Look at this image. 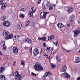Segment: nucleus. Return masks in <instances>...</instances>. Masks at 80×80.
I'll list each match as a JSON object with an SVG mask.
<instances>
[{
    "instance_id": "obj_1",
    "label": "nucleus",
    "mask_w": 80,
    "mask_h": 80,
    "mask_svg": "<svg viewBox=\"0 0 80 80\" xmlns=\"http://www.w3.org/2000/svg\"><path fill=\"white\" fill-rule=\"evenodd\" d=\"M34 67L35 69L36 70H37V71L43 70V67H42L40 65L37 63H36Z\"/></svg>"
},
{
    "instance_id": "obj_2",
    "label": "nucleus",
    "mask_w": 80,
    "mask_h": 80,
    "mask_svg": "<svg viewBox=\"0 0 80 80\" xmlns=\"http://www.w3.org/2000/svg\"><path fill=\"white\" fill-rule=\"evenodd\" d=\"M32 11H30L29 12V16L31 18H33V13H35L36 12V9L34 8H31Z\"/></svg>"
},
{
    "instance_id": "obj_3",
    "label": "nucleus",
    "mask_w": 80,
    "mask_h": 80,
    "mask_svg": "<svg viewBox=\"0 0 80 80\" xmlns=\"http://www.w3.org/2000/svg\"><path fill=\"white\" fill-rule=\"evenodd\" d=\"M13 75L14 77H16L17 79L19 80H20L22 79V76L19 74L18 72V71L14 72Z\"/></svg>"
},
{
    "instance_id": "obj_4",
    "label": "nucleus",
    "mask_w": 80,
    "mask_h": 80,
    "mask_svg": "<svg viewBox=\"0 0 80 80\" xmlns=\"http://www.w3.org/2000/svg\"><path fill=\"white\" fill-rule=\"evenodd\" d=\"M48 13L47 12H42L40 14V17L42 19H45L46 18V15Z\"/></svg>"
},
{
    "instance_id": "obj_5",
    "label": "nucleus",
    "mask_w": 80,
    "mask_h": 80,
    "mask_svg": "<svg viewBox=\"0 0 80 80\" xmlns=\"http://www.w3.org/2000/svg\"><path fill=\"white\" fill-rule=\"evenodd\" d=\"M3 26H5V27H9V26H10V23L8 22L5 21L3 22Z\"/></svg>"
},
{
    "instance_id": "obj_6",
    "label": "nucleus",
    "mask_w": 80,
    "mask_h": 80,
    "mask_svg": "<svg viewBox=\"0 0 80 80\" xmlns=\"http://www.w3.org/2000/svg\"><path fill=\"white\" fill-rule=\"evenodd\" d=\"M50 48H51L50 47L48 48V47H47L46 48H44L43 50L45 52H47V53H49L50 52V51H49V50H50Z\"/></svg>"
},
{
    "instance_id": "obj_7",
    "label": "nucleus",
    "mask_w": 80,
    "mask_h": 80,
    "mask_svg": "<svg viewBox=\"0 0 80 80\" xmlns=\"http://www.w3.org/2000/svg\"><path fill=\"white\" fill-rule=\"evenodd\" d=\"M38 50L37 48H36L33 51V53L35 56L37 55L38 54Z\"/></svg>"
},
{
    "instance_id": "obj_8",
    "label": "nucleus",
    "mask_w": 80,
    "mask_h": 80,
    "mask_svg": "<svg viewBox=\"0 0 80 80\" xmlns=\"http://www.w3.org/2000/svg\"><path fill=\"white\" fill-rule=\"evenodd\" d=\"M74 37H76L79 33H80V31L79 30H76L74 31Z\"/></svg>"
},
{
    "instance_id": "obj_9",
    "label": "nucleus",
    "mask_w": 80,
    "mask_h": 80,
    "mask_svg": "<svg viewBox=\"0 0 80 80\" xmlns=\"http://www.w3.org/2000/svg\"><path fill=\"white\" fill-rule=\"evenodd\" d=\"M13 51L14 53H18V49L16 47H14L12 48Z\"/></svg>"
},
{
    "instance_id": "obj_10",
    "label": "nucleus",
    "mask_w": 80,
    "mask_h": 80,
    "mask_svg": "<svg viewBox=\"0 0 80 80\" xmlns=\"http://www.w3.org/2000/svg\"><path fill=\"white\" fill-rule=\"evenodd\" d=\"M13 37V34L11 33L9 35H8L7 37H6V39L8 40V39H10L12 38Z\"/></svg>"
},
{
    "instance_id": "obj_11",
    "label": "nucleus",
    "mask_w": 80,
    "mask_h": 80,
    "mask_svg": "<svg viewBox=\"0 0 80 80\" xmlns=\"http://www.w3.org/2000/svg\"><path fill=\"white\" fill-rule=\"evenodd\" d=\"M68 13H72V12L73 11V9L72 7H69L68 8Z\"/></svg>"
},
{
    "instance_id": "obj_12",
    "label": "nucleus",
    "mask_w": 80,
    "mask_h": 80,
    "mask_svg": "<svg viewBox=\"0 0 80 80\" xmlns=\"http://www.w3.org/2000/svg\"><path fill=\"white\" fill-rule=\"evenodd\" d=\"M25 42L28 43H32V40L29 38L26 39Z\"/></svg>"
},
{
    "instance_id": "obj_13",
    "label": "nucleus",
    "mask_w": 80,
    "mask_h": 80,
    "mask_svg": "<svg viewBox=\"0 0 80 80\" xmlns=\"http://www.w3.org/2000/svg\"><path fill=\"white\" fill-rule=\"evenodd\" d=\"M57 26L59 28H61L63 27L64 25L62 23H59L58 24Z\"/></svg>"
},
{
    "instance_id": "obj_14",
    "label": "nucleus",
    "mask_w": 80,
    "mask_h": 80,
    "mask_svg": "<svg viewBox=\"0 0 80 80\" xmlns=\"http://www.w3.org/2000/svg\"><path fill=\"white\" fill-rule=\"evenodd\" d=\"M7 31H4L3 33V35L5 37L8 35L9 33Z\"/></svg>"
},
{
    "instance_id": "obj_15",
    "label": "nucleus",
    "mask_w": 80,
    "mask_h": 80,
    "mask_svg": "<svg viewBox=\"0 0 80 80\" xmlns=\"http://www.w3.org/2000/svg\"><path fill=\"white\" fill-rule=\"evenodd\" d=\"M63 74H64V76H65L67 78H70V75L68 74V73H67V72H64V73Z\"/></svg>"
},
{
    "instance_id": "obj_16",
    "label": "nucleus",
    "mask_w": 80,
    "mask_h": 80,
    "mask_svg": "<svg viewBox=\"0 0 80 80\" xmlns=\"http://www.w3.org/2000/svg\"><path fill=\"white\" fill-rule=\"evenodd\" d=\"M6 6H7V4L5 3H3L1 7V9L2 10H3V9H4V8L5 7H6Z\"/></svg>"
},
{
    "instance_id": "obj_17",
    "label": "nucleus",
    "mask_w": 80,
    "mask_h": 80,
    "mask_svg": "<svg viewBox=\"0 0 80 80\" xmlns=\"http://www.w3.org/2000/svg\"><path fill=\"white\" fill-rule=\"evenodd\" d=\"M66 70H67V66L65 65H63L62 66V72H65Z\"/></svg>"
},
{
    "instance_id": "obj_18",
    "label": "nucleus",
    "mask_w": 80,
    "mask_h": 80,
    "mask_svg": "<svg viewBox=\"0 0 80 80\" xmlns=\"http://www.w3.org/2000/svg\"><path fill=\"white\" fill-rule=\"evenodd\" d=\"M75 63H78L80 62V58H77V59L74 61Z\"/></svg>"
},
{
    "instance_id": "obj_19",
    "label": "nucleus",
    "mask_w": 80,
    "mask_h": 80,
    "mask_svg": "<svg viewBox=\"0 0 80 80\" xmlns=\"http://www.w3.org/2000/svg\"><path fill=\"white\" fill-rule=\"evenodd\" d=\"M21 27H22V24H19L18 25V30H20L21 29Z\"/></svg>"
},
{
    "instance_id": "obj_20",
    "label": "nucleus",
    "mask_w": 80,
    "mask_h": 80,
    "mask_svg": "<svg viewBox=\"0 0 80 80\" xmlns=\"http://www.w3.org/2000/svg\"><path fill=\"white\" fill-rule=\"evenodd\" d=\"M54 38V36L53 35L51 36V37H48V39L49 40H52Z\"/></svg>"
},
{
    "instance_id": "obj_21",
    "label": "nucleus",
    "mask_w": 80,
    "mask_h": 80,
    "mask_svg": "<svg viewBox=\"0 0 80 80\" xmlns=\"http://www.w3.org/2000/svg\"><path fill=\"white\" fill-rule=\"evenodd\" d=\"M51 66L52 68H54L56 67L55 64L52 63L51 64Z\"/></svg>"
},
{
    "instance_id": "obj_22",
    "label": "nucleus",
    "mask_w": 80,
    "mask_h": 80,
    "mask_svg": "<svg viewBox=\"0 0 80 80\" xmlns=\"http://www.w3.org/2000/svg\"><path fill=\"white\" fill-rule=\"evenodd\" d=\"M5 41H2L1 43V47H4V46H5Z\"/></svg>"
},
{
    "instance_id": "obj_23",
    "label": "nucleus",
    "mask_w": 80,
    "mask_h": 80,
    "mask_svg": "<svg viewBox=\"0 0 80 80\" xmlns=\"http://www.w3.org/2000/svg\"><path fill=\"white\" fill-rule=\"evenodd\" d=\"M4 69L5 68L3 67H2L0 68V73H2L4 71Z\"/></svg>"
},
{
    "instance_id": "obj_24",
    "label": "nucleus",
    "mask_w": 80,
    "mask_h": 80,
    "mask_svg": "<svg viewBox=\"0 0 80 80\" xmlns=\"http://www.w3.org/2000/svg\"><path fill=\"white\" fill-rule=\"evenodd\" d=\"M69 19L70 22H73V21H74V19H75L74 18V17H70L69 18Z\"/></svg>"
},
{
    "instance_id": "obj_25",
    "label": "nucleus",
    "mask_w": 80,
    "mask_h": 80,
    "mask_svg": "<svg viewBox=\"0 0 80 80\" xmlns=\"http://www.w3.org/2000/svg\"><path fill=\"white\" fill-rule=\"evenodd\" d=\"M56 58L57 60V61L58 62H60V61L61 60L60 59V58H59V56H57L56 57Z\"/></svg>"
},
{
    "instance_id": "obj_26",
    "label": "nucleus",
    "mask_w": 80,
    "mask_h": 80,
    "mask_svg": "<svg viewBox=\"0 0 80 80\" xmlns=\"http://www.w3.org/2000/svg\"><path fill=\"white\" fill-rule=\"evenodd\" d=\"M6 19V17L5 16H2V19L3 21H5Z\"/></svg>"
},
{
    "instance_id": "obj_27",
    "label": "nucleus",
    "mask_w": 80,
    "mask_h": 80,
    "mask_svg": "<svg viewBox=\"0 0 80 80\" xmlns=\"http://www.w3.org/2000/svg\"><path fill=\"white\" fill-rule=\"evenodd\" d=\"M53 7H52V6H49V10H53Z\"/></svg>"
},
{
    "instance_id": "obj_28",
    "label": "nucleus",
    "mask_w": 80,
    "mask_h": 80,
    "mask_svg": "<svg viewBox=\"0 0 80 80\" xmlns=\"http://www.w3.org/2000/svg\"><path fill=\"white\" fill-rule=\"evenodd\" d=\"M46 5L48 7L50 6V3H49V2H48L46 3Z\"/></svg>"
},
{
    "instance_id": "obj_29",
    "label": "nucleus",
    "mask_w": 80,
    "mask_h": 80,
    "mask_svg": "<svg viewBox=\"0 0 80 80\" xmlns=\"http://www.w3.org/2000/svg\"><path fill=\"white\" fill-rule=\"evenodd\" d=\"M30 21H28V22H27V24L26 25V27H27L28 25L30 24Z\"/></svg>"
},
{
    "instance_id": "obj_30",
    "label": "nucleus",
    "mask_w": 80,
    "mask_h": 80,
    "mask_svg": "<svg viewBox=\"0 0 80 80\" xmlns=\"http://www.w3.org/2000/svg\"><path fill=\"white\" fill-rule=\"evenodd\" d=\"M53 43L55 45H56L55 46L57 47V45H58V42L56 41L55 42H53Z\"/></svg>"
},
{
    "instance_id": "obj_31",
    "label": "nucleus",
    "mask_w": 80,
    "mask_h": 80,
    "mask_svg": "<svg viewBox=\"0 0 80 80\" xmlns=\"http://www.w3.org/2000/svg\"><path fill=\"white\" fill-rule=\"evenodd\" d=\"M42 8L43 10H46V9H47L46 8H45V6L44 5H42Z\"/></svg>"
},
{
    "instance_id": "obj_32",
    "label": "nucleus",
    "mask_w": 80,
    "mask_h": 80,
    "mask_svg": "<svg viewBox=\"0 0 80 80\" xmlns=\"http://www.w3.org/2000/svg\"><path fill=\"white\" fill-rule=\"evenodd\" d=\"M48 73H49V72H47L46 73H45V75H46V77H48V76H49Z\"/></svg>"
},
{
    "instance_id": "obj_33",
    "label": "nucleus",
    "mask_w": 80,
    "mask_h": 80,
    "mask_svg": "<svg viewBox=\"0 0 80 80\" xmlns=\"http://www.w3.org/2000/svg\"><path fill=\"white\" fill-rule=\"evenodd\" d=\"M5 78H6L5 77V76H3V77L1 78V80H5Z\"/></svg>"
},
{
    "instance_id": "obj_34",
    "label": "nucleus",
    "mask_w": 80,
    "mask_h": 80,
    "mask_svg": "<svg viewBox=\"0 0 80 80\" xmlns=\"http://www.w3.org/2000/svg\"><path fill=\"white\" fill-rule=\"evenodd\" d=\"M21 63L22 65L23 66H25V64L24 62L23 61H22L21 62Z\"/></svg>"
},
{
    "instance_id": "obj_35",
    "label": "nucleus",
    "mask_w": 80,
    "mask_h": 80,
    "mask_svg": "<svg viewBox=\"0 0 80 80\" xmlns=\"http://www.w3.org/2000/svg\"><path fill=\"white\" fill-rule=\"evenodd\" d=\"M43 47H44V48H45L47 47V44H46V43L44 42L43 43Z\"/></svg>"
},
{
    "instance_id": "obj_36",
    "label": "nucleus",
    "mask_w": 80,
    "mask_h": 80,
    "mask_svg": "<svg viewBox=\"0 0 80 80\" xmlns=\"http://www.w3.org/2000/svg\"><path fill=\"white\" fill-rule=\"evenodd\" d=\"M46 39V37L42 38V40H43V41H45Z\"/></svg>"
},
{
    "instance_id": "obj_37",
    "label": "nucleus",
    "mask_w": 80,
    "mask_h": 80,
    "mask_svg": "<svg viewBox=\"0 0 80 80\" xmlns=\"http://www.w3.org/2000/svg\"><path fill=\"white\" fill-rule=\"evenodd\" d=\"M20 17H22V18H24V17H25V16H24V15L23 14H22L20 15Z\"/></svg>"
},
{
    "instance_id": "obj_38",
    "label": "nucleus",
    "mask_w": 80,
    "mask_h": 80,
    "mask_svg": "<svg viewBox=\"0 0 80 80\" xmlns=\"http://www.w3.org/2000/svg\"><path fill=\"white\" fill-rule=\"evenodd\" d=\"M32 75L33 76H37V74H36L34 73L33 72H32L31 73Z\"/></svg>"
},
{
    "instance_id": "obj_39",
    "label": "nucleus",
    "mask_w": 80,
    "mask_h": 80,
    "mask_svg": "<svg viewBox=\"0 0 80 80\" xmlns=\"http://www.w3.org/2000/svg\"><path fill=\"white\" fill-rule=\"evenodd\" d=\"M6 48H7V47L5 46H4L2 48V50H6Z\"/></svg>"
},
{
    "instance_id": "obj_40",
    "label": "nucleus",
    "mask_w": 80,
    "mask_h": 80,
    "mask_svg": "<svg viewBox=\"0 0 80 80\" xmlns=\"http://www.w3.org/2000/svg\"><path fill=\"white\" fill-rule=\"evenodd\" d=\"M3 3V1L0 0V5H2Z\"/></svg>"
},
{
    "instance_id": "obj_41",
    "label": "nucleus",
    "mask_w": 80,
    "mask_h": 80,
    "mask_svg": "<svg viewBox=\"0 0 80 80\" xmlns=\"http://www.w3.org/2000/svg\"><path fill=\"white\" fill-rule=\"evenodd\" d=\"M64 49V50H65V51H66V52H68V53H69V52H70V51H68V50H66L65 49Z\"/></svg>"
},
{
    "instance_id": "obj_42",
    "label": "nucleus",
    "mask_w": 80,
    "mask_h": 80,
    "mask_svg": "<svg viewBox=\"0 0 80 80\" xmlns=\"http://www.w3.org/2000/svg\"><path fill=\"white\" fill-rule=\"evenodd\" d=\"M38 40H42V38H38Z\"/></svg>"
},
{
    "instance_id": "obj_43",
    "label": "nucleus",
    "mask_w": 80,
    "mask_h": 80,
    "mask_svg": "<svg viewBox=\"0 0 80 80\" xmlns=\"http://www.w3.org/2000/svg\"><path fill=\"white\" fill-rule=\"evenodd\" d=\"M30 51L31 53H32V47L30 49Z\"/></svg>"
},
{
    "instance_id": "obj_44",
    "label": "nucleus",
    "mask_w": 80,
    "mask_h": 80,
    "mask_svg": "<svg viewBox=\"0 0 80 80\" xmlns=\"http://www.w3.org/2000/svg\"><path fill=\"white\" fill-rule=\"evenodd\" d=\"M24 10H25V9H24V8L21 9V11H22L23 12H24Z\"/></svg>"
},
{
    "instance_id": "obj_45",
    "label": "nucleus",
    "mask_w": 80,
    "mask_h": 80,
    "mask_svg": "<svg viewBox=\"0 0 80 80\" xmlns=\"http://www.w3.org/2000/svg\"><path fill=\"white\" fill-rule=\"evenodd\" d=\"M41 1H42V0H39V1L38 2V4H40V2H41Z\"/></svg>"
},
{
    "instance_id": "obj_46",
    "label": "nucleus",
    "mask_w": 80,
    "mask_h": 80,
    "mask_svg": "<svg viewBox=\"0 0 80 80\" xmlns=\"http://www.w3.org/2000/svg\"><path fill=\"white\" fill-rule=\"evenodd\" d=\"M4 76L2 75H0V78H2Z\"/></svg>"
},
{
    "instance_id": "obj_47",
    "label": "nucleus",
    "mask_w": 80,
    "mask_h": 80,
    "mask_svg": "<svg viewBox=\"0 0 80 80\" xmlns=\"http://www.w3.org/2000/svg\"><path fill=\"white\" fill-rule=\"evenodd\" d=\"M15 63H16V62L14 61V63H13V65H14V66H15Z\"/></svg>"
},
{
    "instance_id": "obj_48",
    "label": "nucleus",
    "mask_w": 80,
    "mask_h": 80,
    "mask_svg": "<svg viewBox=\"0 0 80 80\" xmlns=\"http://www.w3.org/2000/svg\"><path fill=\"white\" fill-rule=\"evenodd\" d=\"M80 80V77H79L77 78V80Z\"/></svg>"
},
{
    "instance_id": "obj_49",
    "label": "nucleus",
    "mask_w": 80,
    "mask_h": 80,
    "mask_svg": "<svg viewBox=\"0 0 80 80\" xmlns=\"http://www.w3.org/2000/svg\"><path fill=\"white\" fill-rule=\"evenodd\" d=\"M48 75H52V73H51V72H49V73H48Z\"/></svg>"
},
{
    "instance_id": "obj_50",
    "label": "nucleus",
    "mask_w": 80,
    "mask_h": 80,
    "mask_svg": "<svg viewBox=\"0 0 80 80\" xmlns=\"http://www.w3.org/2000/svg\"><path fill=\"white\" fill-rule=\"evenodd\" d=\"M2 55V52L0 51V55Z\"/></svg>"
},
{
    "instance_id": "obj_51",
    "label": "nucleus",
    "mask_w": 80,
    "mask_h": 80,
    "mask_svg": "<svg viewBox=\"0 0 80 80\" xmlns=\"http://www.w3.org/2000/svg\"><path fill=\"white\" fill-rule=\"evenodd\" d=\"M6 60L7 61H8V58H6Z\"/></svg>"
},
{
    "instance_id": "obj_52",
    "label": "nucleus",
    "mask_w": 80,
    "mask_h": 80,
    "mask_svg": "<svg viewBox=\"0 0 80 80\" xmlns=\"http://www.w3.org/2000/svg\"><path fill=\"white\" fill-rule=\"evenodd\" d=\"M46 58H48V55L46 54Z\"/></svg>"
},
{
    "instance_id": "obj_53",
    "label": "nucleus",
    "mask_w": 80,
    "mask_h": 80,
    "mask_svg": "<svg viewBox=\"0 0 80 80\" xmlns=\"http://www.w3.org/2000/svg\"><path fill=\"white\" fill-rule=\"evenodd\" d=\"M13 38L14 40H16V39H17V38L15 37H14Z\"/></svg>"
},
{
    "instance_id": "obj_54",
    "label": "nucleus",
    "mask_w": 80,
    "mask_h": 80,
    "mask_svg": "<svg viewBox=\"0 0 80 80\" xmlns=\"http://www.w3.org/2000/svg\"><path fill=\"white\" fill-rule=\"evenodd\" d=\"M46 55L47 54H43V55H44V56H46Z\"/></svg>"
},
{
    "instance_id": "obj_55",
    "label": "nucleus",
    "mask_w": 80,
    "mask_h": 80,
    "mask_svg": "<svg viewBox=\"0 0 80 80\" xmlns=\"http://www.w3.org/2000/svg\"><path fill=\"white\" fill-rule=\"evenodd\" d=\"M41 52H42V48H41Z\"/></svg>"
},
{
    "instance_id": "obj_56",
    "label": "nucleus",
    "mask_w": 80,
    "mask_h": 80,
    "mask_svg": "<svg viewBox=\"0 0 80 80\" xmlns=\"http://www.w3.org/2000/svg\"><path fill=\"white\" fill-rule=\"evenodd\" d=\"M67 27H69V26H70V24H68V25H67Z\"/></svg>"
},
{
    "instance_id": "obj_57",
    "label": "nucleus",
    "mask_w": 80,
    "mask_h": 80,
    "mask_svg": "<svg viewBox=\"0 0 80 80\" xmlns=\"http://www.w3.org/2000/svg\"><path fill=\"white\" fill-rule=\"evenodd\" d=\"M53 6H54V7H56V5L55 4H53Z\"/></svg>"
},
{
    "instance_id": "obj_58",
    "label": "nucleus",
    "mask_w": 80,
    "mask_h": 80,
    "mask_svg": "<svg viewBox=\"0 0 80 80\" xmlns=\"http://www.w3.org/2000/svg\"><path fill=\"white\" fill-rule=\"evenodd\" d=\"M44 77L46 78V77H46V75H45L44 76Z\"/></svg>"
},
{
    "instance_id": "obj_59",
    "label": "nucleus",
    "mask_w": 80,
    "mask_h": 80,
    "mask_svg": "<svg viewBox=\"0 0 80 80\" xmlns=\"http://www.w3.org/2000/svg\"><path fill=\"white\" fill-rule=\"evenodd\" d=\"M17 37L16 35H15L14 37H15V38H16V37Z\"/></svg>"
},
{
    "instance_id": "obj_60",
    "label": "nucleus",
    "mask_w": 80,
    "mask_h": 80,
    "mask_svg": "<svg viewBox=\"0 0 80 80\" xmlns=\"http://www.w3.org/2000/svg\"><path fill=\"white\" fill-rule=\"evenodd\" d=\"M55 52H53V54H54V53H55Z\"/></svg>"
},
{
    "instance_id": "obj_61",
    "label": "nucleus",
    "mask_w": 80,
    "mask_h": 80,
    "mask_svg": "<svg viewBox=\"0 0 80 80\" xmlns=\"http://www.w3.org/2000/svg\"><path fill=\"white\" fill-rule=\"evenodd\" d=\"M10 60H12V58H10Z\"/></svg>"
},
{
    "instance_id": "obj_62",
    "label": "nucleus",
    "mask_w": 80,
    "mask_h": 80,
    "mask_svg": "<svg viewBox=\"0 0 80 80\" xmlns=\"http://www.w3.org/2000/svg\"><path fill=\"white\" fill-rule=\"evenodd\" d=\"M33 27H35V26L33 25Z\"/></svg>"
},
{
    "instance_id": "obj_63",
    "label": "nucleus",
    "mask_w": 80,
    "mask_h": 80,
    "mask_svg": "<svg viewBox=\"0 0 80 80\" xmlns=\"http://www.w3.org/2000/svg\"><path fill=\"white\" fill-rule=\"evenodd\" d=\"M79 52H80V50L79 51Z\"/></svg>"
},
{
    "instance_id": "obj_64",
    "label": "nucleus",
    "mask_w": 80,
    "mask_h": 80,
    "mask_svg": "<svg viewBox=\"0 0 80 80\" xmlns=\"http://www.w3.org/2000/svg\"><path fill=\"white\" fill-rule=\"evenodd\" d=\"M50 58V56H49V58Z\"/></svg>"
}]
</instances>
